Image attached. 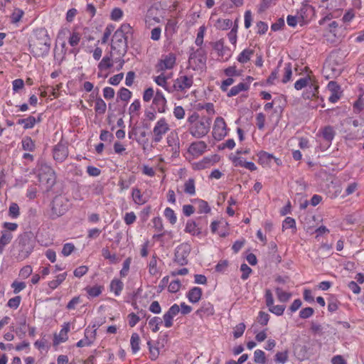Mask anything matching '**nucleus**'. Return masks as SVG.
Masks as SVG:
<instances>
[{
    "label": "nucleus",
    "instance_id": "nucleus-1",
    "mask_svg": "<svg viewBox=\"0 0 364 364\" xmlns=\"http://www.w3.org/2000/svg\"><path fill=\"white\" fill-rule=\"evenodd\" d=\"M50 39L45 29L36 31V38L29 44V50L34 57H43L48 54Z\"/></svg>",
    "mask_w": 364,
    "mask_h": 364
},
{
    "label": "nucleus",
    "instance_id": "nucleus-2",
    "mask_svg": "<svg viewBox=\"0 0 364 364\" xmlns=\"http://www.w3.org/2000/svg\"><path fill=\"white\" fill-rule=\"evenodd\" d=\"M36 245V240L31 232H25L21 234L14 242V249L18 252V260H23L28 257L33 252Z\"/></svg>",
    "mask_w": 364,
    "mask_h": 364
},
{
    "label": "nucleus",
    "instance_id": "nucleus-3",
    "mask_svg": "<svg viewBox=\"0 0 364 364\" xmlns=\"http://www.w3.org/2000/svg\"><path fill=\"white\" fill-rule=\"evenodd\" d=\"M188 122L190 124V134L198 139L205 136L210 131L212 119L209 117L199 115L196 113L191 114L188 118Z\"/></svg>",
    "mask_w": 364,
    "mask_h": 364
},
{
    "label": "nucleus",
    "instance_id": "nucleus-4",
    "mask_svg": "<svg viewBox=\"0 0 364 364\" xmlns=\"http://www.w3.org/2000/svg\"><path fill=\"white\" fill-rule=\"evenodd\" d=\"M193 85V75H181L173 80L171 87L167 89L169 93L186 94Z\"/></svg>",
    "mask_w": 364,
    "mask_h": 364
},
{
    "label": "nucleus",
    "instance_id": "nucleus-5",
    "mask_svg": "<svg viewBox=\"0 0 364 364\" xmlns=\"http://www.w3.org/2000/svg\"><path fill=\"white\" fill-rule=\"evenodd\" d=\"M111 49L124 56L127 51V36L122 35L119 31H115L112 39Z\"/></svg>",
    "mask_w": 364,
    "mask_h": 364
},
{
    "label": "nucleus",
    "instance_id": "nucleus-6",
    "mask_svg": "<svg viewBox=\"0 0 364 364\" xmlns=\"http://www.w3.org/2000/svg\"><path fill=\"white\" fill-rule=\"evenodd\" d=\"M39 181L46 183L48 186H53L55 183V173L51 166L42 164L38 170Z\"/></svg>",
    "mask_w": 364,
    "mask_h": 364
},
{
    "label": "nucleus",
    "instance_id": "nucleus-7",
    "mask_svg": "<svg viewBox=\"0 0 364 364\" xmlns=\"http://www.w3.org/2000/svg\"><path fill=\"white\" fill-rule=\"evenodd\" d=\"M191 247L188 243L179 245L175 250L174 261L180 265L188 264V257L191 252Z\"/></svg>",
    "mask_w": 364,
    "mask_h": 364
},
{
    "label": "nucleus",
    "instance_id": "nucleus-8",
    "mask_svg": "<svg viewBox=\"0 0 364 364\" xmlns=\"http://www.w3.org/2000/svg\"><path fill=\"white\" fill-rule=\"evenodd\" d=\"M169 130V126L165 118L160 119L155 124L153 134V141L156 143L161 141L164 135Z\"/></svg>",
    "mask_w": 364,
    "mask_h": 364
},
{
    "label": "nucleus",
    "instance_id": "nucleus-9",
    "mask_svg": "<svg viewBox=\"0 0 364 364\" xmlns=\"http://www.w3.org/2000/svg\"><path fill=\"white\" fill-rule=\"evenodd\" d=\"M213 135L217 140H221L227 135V125L223 117H218L215 119L213 129Z\"/></svg>",
    "mask_w": 364,
    "mask_h": 364
},
{
    "label": "nucleus",
    "instance_id": "nucleus-10",
    "mask_svg": "<svg viewBox=\"0 0 364 364\" xmlns=\"http://www.w3.org/2000/svg\"><path fill=\"white\" fill-rule=\"evenodd\" d=\"M68 210V205L64 203V199L60 197L54 198L51 207V217L53 218H58L64 215Z\"/></svg>",
    "mask_w": 364,
    "mask_h": 364
},
{
    "label": "nucleus",
    "instance_id": "nucleus-11",
    "mask_svg": "<svg viewBox=\"0 0 364 364\" xmlns=\"http://www.w3.org/2000/svg\"><path fill=\"white\" fill-rule=\"evenodd\" d=\"M53 156L55 161L58 162L64 161L68 156V149L65 143L60 141L53 149Z\"/></svg>",
    "mask_w": 364,
    "mask_h": 364
},
{
    "label": "nucleus",
    "instance_id": "nucleus-12",
    "mask_svg": "<svg viewBox=\"0 0 364 364\" xmlns=\"http://www.w3.org/2000/svg\"><path fill=\"white\" fill-rule=\"evenodd\" d=\"M176 55L173 53L164 55L161 59L158 62L156 68L159 71L172 69L176 64Z\"/></svg>",
    "mask_w": 364,
    "mask_h": 364
},
{
    "label": "nucleus",
    "instance_id": "nucleus-13",
    "mask_svg": "<svg viewBox=\"0 0 364 364\" xmlns=\"http://www.w3.org/2000/svg\"><path fill=\"white\" fill-rule=\"evenodd\" d=\"M328 90L331 92L328 101L331 103L337 102L342 97L341 86L336 81H330L327 85Z\"/></svg>",
    "mask_w": 364,
    "mask_h": 364
},
{
    "label": "nucleus",
    "instance_id": "nucleus-14",
    "mask_svg": "<svg viewBox=\"0 0 364 364\" xmlns=\"http://www.w3.org/2000/svg\"><path fill=\"white\" fill-rule=\"evenodd\" d=\"M341 68L334 63H326L323 65L322 73L326 79L333 78L339 76L341 73Z\"/></svg>",
    "mask_w": 364,
    "mask_h": 364
},
{
    "label": "nucleus",
    "instance_id": "nucleus-15",
    "mask_svg": "<svg viewBox=\"0 0 364 364\" xmlns=\"http://www.w3.org/2000/svg\"><path fill=\"white\" fill-rule=\"evenodd\" d=\"M179 306L176 304L172 305L168 309V311L164 314L162 320L164 323L165 327L170 328L173 326V319L179 313Z\"/></svg>",
    "mask_w": 364,
    "mask_h": 364
},
{
    "label": "nucleus",
    "instance_id": "nucleus-16",
    "mask_svg": "<svg viewBox=\"0 0 364 364\" xmlns=\"http://www.w3.org/2000/svg\"><path fill=\"white\" fill-rule=\"evenodd\" d=\"M166 100L161 91L157 90L153 99V106L160 113L166 110Z\"/></svg>",
    "mask_w": 364,
    "mask_h": 364
},
{
    "label": "nucleus",
    "instance_id": "nucleus-17",
    "mask_svg": "<svg viewBox=\"0 0 364 364\" xmlns=\"http://www.w3.org/2000/svg\"><path fill=\"white\" fill-rule=\"evenodd\" d=\"M207 144L205 142L203 141H198L196 142H193L188 149V151L190 154L195 157H198L202 155L205 151L206 150Z\"/></svg>",
    "mask_w": 364,
    "mask_h": 364
},
{
    "label": "nucleus",
    "instance_id": "nucleus-18",
    "mask_svg": "<svg viewBox=\"0 0 364 364\" xmlns=\"http://www.w3.org/2000/svg\"><path fill=\"white\" fill-rule=\"evenodd\" d=\"M336 135V132L333 127L326 126L322 129L321 136L326 142V147L328 148L331 144V141Z\"/></svg>",
    "mask_w": 364,
    "mask_h": 364
},
{
    "label": "nucleus",
    "instance_id": "nucleus-19",
    "mask_svg": "<svg viewBox=\"0 0 364 364\" xmlns=\"http://www.w3.org/2000/svg\"><path fill=\"white\" fill-rule=\"evenodd\" d=\"M217 156H213L211 157H205L201 161L196 163L194 166V169L196 170H203L207 168L210 167L214 165L217 162Z\"/></svg>",
    "mask_w": 364,
    "mask_h": 364
},
{
    "label": "nucleus",
    "instance_id": "nucleus-20",
    "mask_svg": "<svg viewBox=\"0 0 364 364\" xmlns=\"http://www.w3.org/2000/svg\"><path fill=\"white\" fill-rule=\"evenodd\" d=\"M232 161L235 166L244 167L252 171L257 169V166L253 162L246 161L243 157L235 156Z\"/></svg>",
    "mask_w": 364,
    "mask_h": 364
},
{
    "label": "nucleus",
    "instance_id": "nucleus-21",
    "mask_svg": "<svg viewBox=\"0 0 364 364\" xmlns=\"http://www.w3.org/2000/svg\"><path fill=\"white\" fill-rule=\"evenodd\" d=\"M213 48L218 51L219 56H225V60L230 57V49L224 46L223 41L220 40L214 43Z\"/></svg>",
    "mask_w": 364,
    "mask_h": 364
},
{
    "label": "nucleus",
    "instance_id": "nucleus-22",
    "mask_svg": "<svg viewBox=\"0 0 364 364\" xmlns=\"http://www.w3.org/2000/svg\"><path fill=\"white\" fill-rule=\"evenodd\" d=\"M258 162L264 167H269L274 156L266 151H262L258 154Z\"/></svg>",
    "mask_w": 364,
    "mask_h": 364
},
{
    "label": "nucleus",
    "instance_id": "nucleus-23",
    "mask_svg": "<svg viewBox=\"0 0 364 364\" xmlns=\"http://www.w3.org/2000/svg\"><path fill=\"white\" fill-rule=\"evenodd\" d=\"M193 60H198V65H205L206 63V57L205 52L203 49H198L196 52L191 53L189 57V62L191 63Z\"/></svg>",
    "mask_w": 364,
    "mask_h": 364
},
{
    "label": "nucleus",
    "instance_id": "nucleus-24",
    "mask_svg": "<svg viewBox=\"0 0 364 364\" xmlns=\"http://www.w3.org/2000/svg\"><path fill=\"white\" fill-rule=\"evenodd\" d=\"M202 296V289L200 287H193L187 293V297L190 302L197 303Z\"/></svg>",
    "mask_w": 364,
    "mask_h": 364
},
{
    "label": "nucleus",
    "instance_id": "nucleus-25",
    "mask_svg": "<svg viewBox=\"0 0 364 364\" xmlns=\"http://www.w3.org/2000/svg\"><path fill=\"white\" fill-rule=\"evenodd\" d=\"M196 314L200 316H212L214 314V307L210 302H203L201 307L197 310Z\"/></svg>",
    "mask_w": 364,
    "mask_h": 364
},
{
    "label": "nucleus",
    "instance_id": "nucleus-26",
    "mask_svg": "<svg viewBox=\"0 0 364 364\" xmlns=\"http://www.w3.org/2000/svg\"><path fill=\"white\" fill-rule=\"evenodd\" d=\"M250 88L247 83L240 82L238 85L233 86L227 93L228 97H231L236 96L242 91H246Z\"/></svg>",
    "mask_w": 364,
    "mask_h": 364
},
{
    "label": "nucleus",
    "instance_id": "nucleus-27",
    "mask_svg": "<svg viewBox=\"0 0 364 364\" xmlns=\"http://www.w3.org/2000/svg\"><path fill=\"white\" fill-rule=\"evenodd\" d=\"M307 87L308 88L304 94V97L311 99L318 93V86L316 84L314 80L310 82Z\"/></svg>",
    "mask_w": 364,
    "mask_h": 364
},
{
    "label": "nucleus",
    "instance_id": "nucleus-28",
    "mask_svg": "<svg viewBox=\"0 0 364 364\" xmlns=\"http://www.w3.org/2000/svg\"><path fill=\"white\" fill-rule=\"evenodd\" d=\"M170 78L168 75H165L164 73L154 77V81L159 85L162 87L166 91L168 88L171 87V85L167 82Z\"/></svg>",
    "mask_w": 364,
    "mask_h": 364
},
{
    "label": "nucleus",
    "instance_id": "nucleus-29",
    "mask_svg": "<svg viewBox=\"0 0 364 364\" xmlns=\"http://www.w3.org/2000/svg\"><path fill=\"white\" fill-rule=\"evenodd\" d=\"M12 238L13 235L10 232L7 230L1 231V236L0 237V253L3 252L4 247L10 243Z\"/></svg>",
    "mask_w": 364,
    "mask_h": 364
},
{
    "label": "nucleus",
    "instance_id": "nucleus-30",
    "mask_svg": "<svg viewBox=\"0 0 364 364\" xmlns=\"http://www.w3.org/2000/svg\"><path fill=\"white\" fill-rule=\"evenodd\" d=\"M185 231L192 235H198L201 232V229L198 228V225L193 220H188L186 225Z\"/></svg>",
    "mask_w": 364,
    "mask_h": 364
},
{
    "label": "nucleus",
    "instance_id": "nucleus-31",
    "mask_svg": "<svg viewBox=\"0 0 364 364\" xmlns=\"http://www.w3.org/2000/svg\"><path fill=\"white\" fill-rule=\"evenodd\" d=\"M254 54V50L250 48H246L243 50L237 56V60L240 63H247L252 55Z\"/></svg>",
    "mask_w": 364,
    "mask_h": 364
},
{
    "label": "nucleus",
    "instance_id": "nucleus-32",
    "mask_svg": "<svg viewBox=\"0 0 364 364\" xmlns=\"http://www.w3.org/2000/svg\"><path fill=\"white\" fill-rule=\"evenodd\" d=\"M37 120L36 117L33 116H29L27 118L18 119L17 124L23 125V128L25 129H28L33 128Z\"/></svg>",
    "mask_w": 364,
    "mask_h": 364
},
{
    "label": "nucleus",
    "instance_id": "nucleus-33",
    "mask_svg": "<svg viewBox=\"0 0 364 364\" xmlns=\"http://www.w3.org/2000/svg\"><path fill=\"white\" fill-rule=\"evenodd\" d=\"M96 330L94 331H91L90 330L85 329V338L80 340L76 346L79 348H82L84 346H89L92 344V341L89 338V334L92 336V334H95ZM93 337H95V335H93Z\"/></svg>",
    "mask_w": 364,
    "mask_h": 364
},
{
    "label": "nucleus",
    "instance_id": "nucleus-34",
    "mask_svg": "<svg viewBox=\"0 0 364 364\" xmlns=\"http://www.w3.org/2000/svg\"><path fill=\"white\" fill-rule=\"evenodd\" d=\"M130 345L133 353L135 354L140 350V337L137 333L132 334Z\"/></svg>",
    "mask_w": 364,
    "mask_h": 364
},
{
    "label": "nucleus",
    "instance_id": "nucleus-35",
    "mask_svg": "<svg viewBox=\"0 0 364 364\" xmlns=\"http://www.w3.org/2000/svg\"><path fill=\"white\" fill-rule=\"evenodd\" d=\"M124 287L123 282L117 279H114L110 283V290L114 293L115 296H119Z\"/></svg>",
    "mask_w": 364,
    "mask_h": 364
},
{
    "label": "nucleus",
    "instance_id": "nucleus-36",
    "mask_svg": "<svg viewBox=\"0 0 364 364\" xmlns=\"http://www.w3.org/2000/svg\"><path fill=\"white\" fill-rule=\"evenodd\" d=\"M353 112L356 114H364V99L360 95L353 105Z\"/></svg>",
    "mask_w": 364,
    "mask_h": 364
},
{
    "label": "nucleus",
    "instance_id": "nucleus-37",
    "mask_svg": "<svg viewBox=\"0 0 364 364\" xmlns=\"http://www.w3.org/2000/svg\"><path fill=\"white\" fill-rule=\"evenodd\" d=\"M232 22L230 19L218 18L215 23V27L219 30H228L232 26Z\"/></svg>",
    "mask_w": 364,
    "mask_h": 364
},
{
    "label": "nucleus",
    "instance_id": "nucleus-38",
    "mask_svg": "<svg viewBox=\"0 0 364 364\" xmlns=\"http://www.w3.org/2000/svg\"><path fill=\"white\" fill-rule=\"evenodd\" d=\"M277 299L281 302H287L291 296V294L283 291L280 287L275 288Z\"/></svg>",
    "mask_w": 364,
    "mask_h": 364
},
{
    "label": "nucleus",
    "instance_id": "nucleus-39",
    "mask_svg": "<svg viewBox=\"0 0 364 364\" xmlns=\"http://www.w3.org/2000/svg\"><path fill=\"white\" fill-rule=\"evenodd\" d=\"M107 109V105L105 101L101 98L98 97L95 101V111L97 114H105Z\"/></svg>",
    "mask_w": 364,
    "mask_h": 364
},
{
    "label": "nucleus",
    "instance_id": "nucleus-40",
    "mask_svg": "<svg viewBox=\"0 0 364 364\" xmlns=\"http://www.w3.org/2000/svg\"><path fill=\"white\" fill-rule=\"evenodd\" d=\"M66 276V272L58 274L56 277L55 279H53L48 282V287L52 289H56L65 279Z\"/></svg>",
    "mask_w": 364,
    "mask_h": 364
},
{
    "label": "nucleus",
    "instance_id": "nucleus-41",
    "mask_svg": "<svg viewBox=\"0 0 364 364\" xmlns=\"http://www.w3.org/2000/svg\"><path fill=\"white\" fill-rule=\"evenodd\" d=\"M22 148L23 150L33 151L35 149L34 141L30 136H26L22 139Z\"/></svg>",
    "mask_w": 364,
    "mask_h": 364
},
{
    "label": "nucleus",
    "instance_id": "nucleus-42",
    "mask_svg": "<svg viewBox=\"0 0 364 364\" xmlns=\"http://www.w3.org/2000/svg\"><path fill=\"white\" fill-rule=\"evenodd\" d=\"M312 80H313L310 76L300 78L294 83V88L296 90H301L304 87H307L309 82H311Z\"/></svg>",
    "mask_w": 364,
    "mask_h": 364
},
{
    "label": "nucleus",
    "instance_id": "nucleus-43",
    "mask_svg": "<svg viewBox=\"0 0 364 364\" xmlns=\"http://www.w3.org/2000/svg\"><path fill=\"white\" fill-rule=\"evenodd\" d=\"M184 192L191 196L196 193L195 181L193 178H189L184 184Z\"/></svg>",
    "mask_w": 364,
    "mask_h": 364
},
{
    "label": "nucleus",
    "instance_id": "nucleus-44",
    "mask_svg": "<svg viewBox=\"0 0 364 364\" xmlns=\"http://www.w3.org/2000/svg\"><path fill=\"white\" fill-rule=\"evenodd\" d=\"M132 196L134 203L136 204H144L146 203V200L139 188H135L132 189Z\"/></svg>",
    "mask_w": 364,
    "mask_h": 364
},
{
    "label": "nucleus",
    "instance_id": "nucleus-45",
    "mask_svg": "<svg viewBox=\"0 0 364 364\" xmlns=\"http://www.w3.org/2000/svg\"><path fill=\"white\" fill-rule=\"evenodd\" d=\"M103 287L102 286H93L87 287L85 289L87 293L91 297H97L100 294H101L102 291Z\"/></svg>",
    "mask_w": 364,
    "mask_h": 364
},
{
    "label": "nucleus",
    "instance_id": "nucleus-46",
    "mask_svg": "<svg viewBox=\"0 0 364 364\" xmlns=\"http://www.w3.org/2000/svg\"><path fill=\"white\" fill-rule=\"evenodd\" d=\"M292 75L291 64L286 63L284 66V73L282 82L285 84L291 80Z\"/></svg>",
    "mask_w": 364,
    "mask_h": 364
},
{
    "label": "nucleus",
    "instance_id": "nucleus-47",
    "mask_svg": "<svg viewBox=\"0 0 364 364\" xmlns=\"http://www.w3.org/2000/svg\"><path fill=\"white\" fill-rule=\"evenodd\" d=\"M254 361L256 363L264 364L267 361L264 352L259 349L256 350L254 352Z\"/></svg>",
    "mask_w": 364,
    "mask_h": 364
},
{
    "label": "nucleus",
    "instance_id": "nucleus-48",
    "mask_svg": "<svg viewBox=\"0 0 364 364\" xmlns=\"http://www.w3.org/2000/svg\"><path fill=\"white\" fill-rule=\"evenodd\" d=\"M118 97L124 102H128L132 97V92L127 88L122 87L118 93Z\"/></svg>",
    "mask_w": 364,
    "mask_h": 364
},
{
    "label": "nucleus",
    "instance_id": "nucleus-49",
    "mask_svg": "<svg viewBox=\"0 0 364 364\" xmlns=\"http://www.w3.org/2000/svg\"><path fill=\"white\" fill-rule=\"evenodd\" d=\"M163 323L160 317L154 316L149 321V326L152 327V331L156 333L159 330V325Z\"/></svg>",
    "mask_w": 364,
    "mask_h": 364
},
{
    "label": "nucleus",
    "instance_id": "nucleus-50",
    "mask_svg": "<svg viewBox=\"0 0 364 364\" xmlns=\"http://www.w3.org/2000/svg\"><path fill=\"white\" fill-rule=\"evenodd\" d=\"M164 216L170 222L171 224L174 225L176 223V215L173 210L171 208H166L164 210Z\"/></svg>",
    "mask_w": 364,
    "mask_h": 364
},
{
    "label": "nucleus",
    "instance_id": "nucleus-51",
    "mask_svg": "<svg viewBox=\"0 0 364 364\" xmlns=\"http://www.w3.org/2000/svg\"><path fill=\"white\" fill-rule=\"evenodd\" d=\"M141 107V103L139 100H135L129 106V113L132 117L138 115V112Z\"/></svg>",
    "mask_w": 364,
    "mask_h": 364
},
{
    "label": "nucleus",
    "instance_id": "nucleus-52",
    "mask_svg": "<svg viewBox=\"0 0 364 364\" xmlns=\"http://www.w3.org/2000/svg\"><path fill=\"white\" fill-rule=\"evenodd\" d=\"M102 255L105 259H109L112 263H115L117 261V255L115 254H111L107 247L102 248Z\"/></svg>",
    "mask_w": 364,
    "mask_h": 364
},
{
    "label": "nucleus",
    "instance_id": "nucleus-53",
    "mask_svg": "<svg viewBox=\"0 0 364 364\" xmlns=\"http://www.w3.org/2000/svg\"><path fill=\"white\" fill-rule=\"evenodd\" d=\"M20 215L19 207L17 203H12L9 208V215L11 218H17Z\"/></svg>",
    "mask_w": 364,
    "mask_h": 364
},
{
    "label": "nucleus",
    "instance_id": "nucleus-54",
    "mask_svg": "<svg viewBox=\"0 0 364 364\" xmlns=\"http://www.w3.org/2000/svg\"><path fill=\"white\" fill-rule=\"evenodd\" d=\"M198 208L200 213H208L211 210L208 203L203 200H198Z\"/></svg>",
    "mask_w": 364,
    "mask_h": 364
},
{
    "label": "nucleus",
    "instance_id": "nucleus-55",
    "mask_svg": "<svg viewBox=\"0 0 364 364\" xmlns=\"http://www.w3.org/2000/svg\"><path fill=\"white\" fill-rule=\"evenodd\" d=\"M81 39V35L77 32H73L68 39L69 44L75 47L78 45Z\"/></svg>",
    "mask_w": 364,
    "mask_h": 364
},
{
    "label": "nucleus",
    "instance_id": "nucleus-56",
    "mask_svg": "<svg viewBox=\"0 0 364 364\" xmlns=\"http://www.w3.org/2000/svg\"><path fill=\"white\" fill-rule=\"evenodd\" d=\"M181 287V283L179 279H175L170 282L168 286V290L171 293H176L179 291Z\"/></svg>",
    "mask_w": 364,
    "mask_h": 364
},
{
    "label": "nucleus",
    "instance_id": "nucleus-57",
    "mask_svg": "<svg viewBox=\"0 0 364 364\" xmlns=\"http://www.w3.org/2000/svg\"><path fill=\"white\" fill-rule=\"evenodd\" d=\"M112 66V63H111V58L108 56L104 57L98 65V68L101 70H107Z\"/></svg>",
    "mask_w": 364,
    "mask_h": 364
},
{
    "label": "nucleus",
    "instance_id": "nucleus-58",
    "mask_svg": "<svg viewBox=\"0 0 364 364\" xmlns=\"http://www.w3.org/2000/svg\"><path fill=\"white\" fill-rule=\"evenodd\" d=\"M245 325L244 323H238L234 328L233 336L235 338H238L242 336L245 330Z\"/></svg>",
    "mask_w": 364,
    "mask_h": 364
},
{
    "label": "nucleus",
    "instance_id": "nucleus-59",
    "mask_svg": "<svg viewBox=\"0 0 364 364\" xmlns=\"http://www.w3.org/2000/svg\"><path fill=\"white\" fill-rule=\"evenodd\" d=\"M240 271L242 272L241 279L245 281L250 277V274L252 272V269L247 264L243 263L240 266Z\"/></svg>",
    "mask_w": 364,
    "mask_h": 364
},
{
    "label": "nucleus",
    "instance_id": "nucleus-60",
    "mask_svg": "<svg viewBox=\"0 0 364 364\" xmlns=\"http://www.w3.org/2000/svg\"><path fill=\"white\" fill-rule=\"evenodd\" d=\"M147 345H148L149 349L150 358L152 360H155L159 357V349L158 347L151 346V341H148Z\"/></svg>",
    "mask_w": 364,
    "mask_h": 364
},
{
    "label": "nucleus",
    "instance_id": "nucleus-61",
    "mask_svg": "<svg viewBox=\"0 0 364 364\" xmlns=\"http://www.w3.org/2000/svg\"><path fill=\"white\" fill-rule=\"evenodd\" d=\"M269 320V315L264 311H259L257 316V322L262 326H266Z\"/></svg>",
    "mask_w": 364,
    "mask_h": 364
},
{
    "label": "nucleus",
    "instance_id": "nucleus-62",
    "mask_svg": "<svg viewBox=\"0 0 364 364\" xmlns=\"http://www.w3.org/2000/svg\"><path fill=\"white\" fill-rule=\"evenodd\" d=\"M21 301V297L20 296H14L11 299H10L7 303V306L11 309H16Z\"/></svg>",
    "mask_w": 364,
    "mask_h": 364
},
{
    "label": "nucleus",
    "instance_id": "nucleus-63",
    "mask_svg": "<svg viewBox=\"0 0 364 364\" xmlns=\"http://www.w3.org/2000/svg\"><path fill=\"white\" fill-rule=\"evenodd\" d=\"M130 264H131V258H129V257L127 258L124 261L122 269L120 270V272H119L120 276L122 277H125L128 274Z\"/></svg>",
    "mask_w": 364,
    "mask_h": 364
},
{
    "label": "nucleus",
    "instance_id": "nucleus-64",
    "mask_svg": "<svg viewBox=\"0 0 364 364\" xmlns=\"http://www.w3.org/2000/svg\"><path fill=\"white\" fill-rule=\"evenodd\" d=\"M314 312V311L311 307H306L300 311L299 316L303 319H306L311 317Z\"/></svg>",
    "mask_w": 364,
    "mask_h": 364
}]
</instances>
